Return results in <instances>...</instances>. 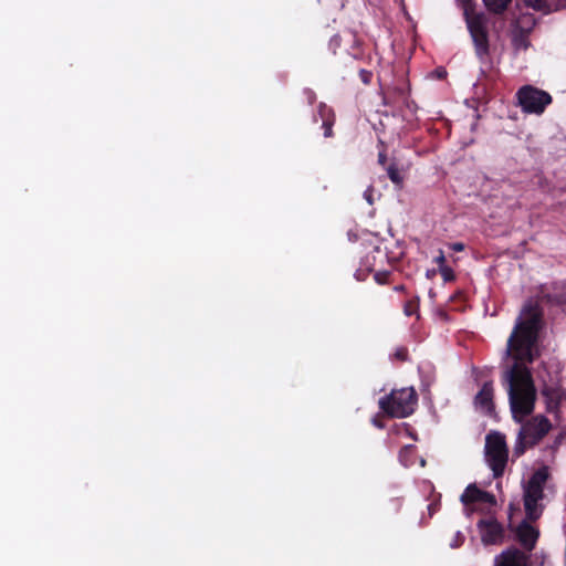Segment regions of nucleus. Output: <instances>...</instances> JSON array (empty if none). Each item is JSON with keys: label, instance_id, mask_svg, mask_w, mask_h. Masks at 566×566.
<instances>
[{"label": "nucleus", "instance_id": "f257e3e1", "mask_svg": "<svg viewBox=\"0 0 566 566\" xmlns=\"http://www.w3.org/2000/svg\"><path fill=\"white\" fill-rule=\"evenodd\" d=\"M542 327V308L537 300H530L523 306L514 329L507 339L506 354L513 360L503 373L513 419L522 423L514 453L521 455L526 447L539 442L551 430V421L537 415L527 421L537 397L528 364L538 355L537 339Z\"/></svg>", "mask_w": 566, "mask_h": 566}, {"label": "nucleus", "instance_id": "f03ea898", "mask_svg": "<svg viewBox=\"0 0 566 566\" xmlns=\"http://www.w3.org/2000/svg\"><path fill=\"white\" fill-rule=\"evenodd\" d=\"M417 405V395L412 387L392 390L379 400V407L390 417L405 418L411 415Z\"/></svg>", "mask_w": 566, "mask_h": 566}, {"label": "nucleus", "instance_id": "7ed1b4c3", "mask_svg": "<svg viewBox=\"0 0 566 566\" xmlns=\"http://www.w3.org/2000/svg\"><path fill=\"white\" fill-rule=\"evenodd\" d=\"M509 459V449L505 437L497 432H491L485 438V461L495 478L504 473Z\"/></svg>", "mask_w": 566, "mask_h": 566}, {"label": "nucleus", "instance_id": "20e7f679", "mask_svg": "<svg viewBox=\"0 0 566 566\" xmlns=\"http://www.w3.org/2000/svg\"><path fill=\"white\" fill-rule=\"evenodd\" d=\"M547 476L546 469H539L533 473L524 486V509L530 520H536L542 514L539 501L543 497V486Z\"/></svg>", "mask_w": 566, "mask_h": 566}, {"label": "nucleus", "instance_id": "39448f33", "mask_svg": "<svg viewBox=\"0 0 566 566\" xmlns=\"http://www.w3.org/2000/svg\"><path fill=\"white\" fill-rule=\"evenodd\" d=\"M517 101L524 113L542 114L552 103V96L535 86L524 85L517 91Z\"/></svg>", "mask_w": 566, "mask_h": 566}, {"label": "nucleus", "instance_id": "423d86ee", "mask_svg": "<svg viewBox=\"0 0 566 566\" xmlns=\"http://www.w3.org/2000/svg\"><path fill=\"white\" fill-rule=\"evenodd\" d=\"M467 14V22L476 51L479 54H485L489 49L486 18L484 14Z\"/></svg>", "mask_w": 566, "mask_h": 566}, {"label": "nucleus", "instance_id": "0eeeda50", "mask_svg": "<svg viewBox=\"0 0 566 566\" xmlns=\"http://www.w3.org/2000/svg\"><path fill=\"white\" fill-rule=\"evenodd\" d=\"M460 500L470 512L474 511L480 504L490 506L495 504L494 495L479 489L475 484L468 485Z\"/></svg>", "mask_w": 566, "mask_h": 566}, {"label": "nucleus", "instance_id": "6e6552de", "mask_svg": "<svg viewBox=\"0 0 566 566\" xmlns=\"http://www.w3.org/2000/svg\"><path fill=\"white\" fill-rule=\"evenodd\" d=\"M481 541L484 545H499L504 539V528L494 518L489 517L478 523Z\"/></svg>", "mask_w": 566, "mask_h": 566}, {"label": "nucleus", "instance_id": "1a4fd4ad", "mask_svg": "<svg viewBox=\"0 0 566 566\" xmlns=\"http://www.w3.org/2000/svg\"><path fill=\"white\" fill-rule=\"evenodd\" d=\"M493 566H530V556L517 548L511 547L494 557Z\"/></svg>", "mask_w": 566, "mask_h": 566}, {"label": "nucleus", "instance_id": "9d476101", "mask_svg": "<svg viewBox=\"0 0 566 566\" xmlns=\"http://www.w3.org/2000/svg\"><path fill=\"white\" fill-rule=\"evenodd\" d=\"M516 534L524 548L532 551L535 547L538 538V531L528 522H522L516 530Z\"/></svg>", "mask_w": 566, "mask_h": 566}, {"label": "nucleus", "instance_id": "9b49d317", "mask_svg": "<svg viewBox=\"0 0 566 566\" xmlns=\"http://www.w3.org/2000/svg\"><path fill=\"white\" fill-rule=\"evenodd\" d=\"M475 407L484 413L493 411V387L490 382H485L475 396Z\"/></svg>", "mask_w": 566, "mask_h": 566}, {"label": "nucleus", "instance_id": "f8f14e48", "mask_svg": "<svg viewBox=\"0 0 566 566\" xmlns=\"http://www.w3.org/2000/svg\"><path fill=\"white\" fill-rule=\"evenodd\" d=\"M486 9L493 13H502L506 10L511 0H482Z\"/></svg>", "mask_w": 566, "mask_h": 566}, {"label": "nucleus", "instance_id": "ddd939ff", "mask_svg": "<svg viewBox=\"0 0 566 566\" xmlns=\"http://www.w3.org/2000/svg\"><path fill=\"white\" fill-rule=\"evenodd\" d=\"M387 174H388V177L390 178V180L401 187L402 186V182H403V177L400 172V169L398 167V165L396 163H391L388 167H387Z\"/></svg>", "mask_w": 566, "mask_h": 566}, {"label": "nucleus", "instance_id": "4468645a", "mask_svg": "<svg viewBox=\"0 0 566 566\" xmlns=\"http://www.w3.org/2000/svg\"><path fill=\"white\" fill-rule=\"evenodd\" d=\"M524 3L535 10H544L549 7L551 0H523Z\"/></svg>", "mask_w": 566, "mask_h": 566}, {"label": "nucleus", "instance_id": "2eb2a0df", "mask_svg": "<svg viewBox=\"0 0 566 566\" xmlns=\"http://www.w3.org/2000/svg\"><path fill=\"white\" fill-rule=\"evenodd\" d=\"M440 270V273H441V276H442V280L444 282H449V281H453L455 280V276H454V273H453V270L448 266V265H442L441 268H439Z\"/></svg>", "mask_w": 566, "mask_h": 566}, {"label": "nucleus", "instance_id": "dca6fc26", "mask_svg": "<svg viewBox=\"0 0 566 566\" xmlns=\"http://www.w3.org/2000/svg\"><path fill=\"white\" fill-rule=\"evenodd\" d=\"M447 75H448V72L443 66H439L430 73V76L434 77L437 80H443L447 77Z\"/></svg>", "mask_w": 566, "mask_h": 566}, {"label": "nucleus", "instance_id": "f3484780", "mask_svg": "<svg viewBox=\"0 0 566 566\" xmlns=\"http://www.w3.org/2000/svg\"><path fill=\"white\" fill-rule=\"evenodd\" d=\"M463 541H464V535L461 532H457L454 535V539L450 543V546L452 548H457L460 545H462Z\"/></svg>", "mask_w": 566, "mask_h": 566}, {"label": "nucleus", "instance_id": "a211bd4d", "mask_svg": "<svg viewBox=\"0 0 566 566\" xmlns=\"http://www.w3.org/2000/svg\"><path fill=\"white\" fill-rule=\"evenodd\" d=\"M332 125H333V123L329 120H325L323 123L325 137H331L333 135Z\"/></svg>", "mask_w": 566, "mask_h": 566}, {"label": "nucleus", "instance_id": "6ab92c4d", "mask_svg": "<svg viewBox=\"0 0 566 566\" xmlns=\"http://www.w3.org/2000/svg\"><path fill=\"white\" fill-rule=\"evenodd\" d=\"M436 260H437V263H438L439 268H441L442 265H447L446 264V258H444L442 251H440V254H439V256H437Z\"/></svg>", "mask_w": 566, "mask_h": 566}, {"label": "nucleus", "instance_id": "aec40b11", "mask_svg": "<svg viewBox=\"0 0 566 566\" xmlns=\"http://www.w3.org/2000/svg\"><path fill=\"white\" fill-rule=\"evenodd\" d=\"M386 160H387L386 155L384 153H380L379 156H378L379 164L385 165Z\"/></svg>", "mask_w": 566, "mask_h": 566}, {"label": "nucleus", "instance_id": "412c9836", "mask_svg": "<svg viewBox=\"0 0 566 566\" xmlns=\"http://www.w3.org/2000/svg\"><path fill=\"white\" fill-rule=\"evenodd\" d=\"M453 249L457 250V251H461L463 249V244L462 243H455L453 245Z\"/></svg>", "mask_w": 566, "mask_h": 566}, {"label": "nucleus", "instance_id": "4be33fe9", "mask_svg": "<svg viewBox=\"0 0 566 566\" xmlns=\"http://www.w3.org/2000/svg\"><path fill=\"white\" fill-rule=\"evenodd\" d=\"M518 45H522L524 49H527V43L525 42L524 39H521Z\"/></svg>", "mask_w": 566, "mask_h": 566}, {"label": "nucleus", "instance_id": "5701e85b", "mask_svg": "<svg viewBox=\"0 0 566 566\" xmlns=\"http://www.w3.org/2000/svg\"><path fill=\"white\" fill-rule=\"evenodd\" d=\"M376 280L380 281L381 279L379 277V274H376L375 275Z\"/></svg>", "mask_w": 566, "mask_h": 566}]
</instances>
